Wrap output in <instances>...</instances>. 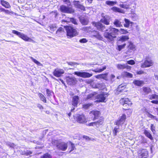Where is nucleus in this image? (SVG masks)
Instances as JSON below:
<instances>
[{
    "label": "nucleus",
    "mask_w": 158,
    "mask_h": 158,
    "mask_svg": "<svg viewBox=\"0 0 158 158\" xmlns=\"http://www.w3.org/2000/svg\"><path fill=\"white\" fill-rule=\"evenodd\" d=\"M154 62L152 58L147 56L145 58L144 62L141 64L140 67L142 68L149 67L152 66Z\"/></svg>",
    "instance_id": "2"
},
{
    "label": "nucleus",
    "mask_w": 158,
    "mask_h": 158,
    "mask_svg": "<svg viewBox=\"0 0 158 158\" xmlns=\"http://www.w3.org/2000/svg\"><path fill=\"white\" fill-rule=\"evenodd\" d=\"M125 88V86L124 85H119L118 87V89H121L120 90V91H121V90L123 89H124Z\"/></svg>",
    "instance_id": "62"
},
{
    "label": "nucleus",
    "mask_w": 158,
    "mask_h": 158,
    "mask_svg": "<svg viewBox=\"0 0 158 158\" xmlns=\"http://www.w3.org/2000/svg\"><path fill=\"white\" fill-rule=\"evenodd\" d=\"M100 22L106 25H108L110 24L109 18L106 15L101 19Z\"/></svg>",
    "instance_id": "20"
},
{
    "label": "nucleus",
    "mask_w": 158,
    "mask_h": 158,
    "mask_svg": "<svg viewBox=\"0 0 158 158\" xmlns=\"http://www.w3.org/2000/svg\"><path fill=\"white\" fill-rule=\"evenodd\" d=\"M12 32L13 33L16 34V35L19 36V37H20V36L22 34V33H21L17 31L14 30H12Z\"/></svg>",
    "instance_id": "46"
},
{
    "label": "nucleus",
    "mask_w": 158,
    "mask_h": 158,
    "mask_svg": "<svg viewBox=\"0 0 158 158\" xmlns=\"http://www.w3.org/2000/svg\"><path fill=\"white\" fill-rule=\"evenodd\" d=\"M1 3L2 5L6 8H8L10 7V6L9 3L3 0H1Z\"/></svg>",
    "instance_id": "24"
},
{
    "label": "nucleus",
    "mask_w": 158,
    "mask_h": 158,
    "mask_svg": "<svg viewBox=\"0 0 158 158\" xmlns=\"http://www.w3.org/2000/svg\"><path fill=\"white\" fill-rule=\"evenodd\" d=\"M145 136L149 138L151 140H152L153 138L150 132L147 130H144L143 132Z\"/></svg>",
    "instance_id": "26"
},
{
    "label": "nucleus",
    "mask_w": 158,
    "mask_h": 158,
    "mask_svg": "<svg viewBox=\"0 0 158 158\" xmlns=\"http://www.w3.org/2000/svg\"><path fill=\"white\" fill-rule=\"evenodd\" d=\"M116 67L118 69H131V66L126 65L124 64H118L116 65Z\"/></svg>",
    "instance_id": "19"
},
{
    "label": "nucleus",
    "mask_w": 158,
    "mask_h": 158,
    "mask_svg": "<svg viewBox=\"0 0 158 158\" xmlns=\"http://www.w3.org/2000/svg\"><path fill=\"white\" fill-rule=\"evenodd\" d=\"M19 153L20 154L22 155H25V152H26V149H23L22 150H19Z\"/></svg>",
    "instance_id": "53"
},
{
    "label": "nucleus",
    "mask_w": 158,
    "mask_h": 158,
    "mask_svg": "<svg viewBox=\"0 0 158 158\" xmlns=\"http://www.w3.org/2000/svg\"><path fill=\"white\" fill-rule=\"evenodd\" d=\"M63 1L68 6H71V3L70 0H63Z\"/></svg>",
    "instance_id": "51"
},
{
    "label": "nucleus",
    "mask_w": 158,
    "mask_h": 158,
    "mask_svg": "<svg viewBox=\"0 0 158 158\" xmlns=\"http://www.w3.org/2000/svg\"><path fill=\"white\" fill-rule=\"evenodd\" d=\"M69 21L72 22L74 24L77 25V20L74 19V18H70L69 19Z\"/></svg>",
    "instance_id": "43"
},
{
    "label": "nucleus",
    "mask_w": 158,
    "mask_h": 158,
    "mask_svg": "<svg viewBox=\"0 0 158 158\" xmlns=\"http://www.w3.org/2000/svg\"><path fill=\"white\" fill-rule=\"evenodd\" d=\"M143 90L146 94H147L151 92L150 89L149 87H144L143 88Z\"/></svg>",
    "instance_id": "39"
},
{
    "label": "nucleus",
    "mask_w": 158,
    "mask_h": 158,
    "mask_svg": "<svg viewBox=\"0 0 158 158\" xmlns=\"http://www.w3.org/2000/svg\"><path fill=\"white\" fill-rule=\"evenodd\" d=\"M106 68V66H104L102 69H97L93 70V71L96 73H101L105 70Z\"/></svg>",
    "instance_id": "35"
},
{
    "label": "nucleus",
    "mask_w": 158,
    "mask_h": 158,
    "mask_svg": "<svg viewBox=\"0 0 158 158\" xmlns=\"http://www.w3.org/2000/svg\"><path fill=\"white\" fill-rule=\"evenodd\" d=\"M119 31L118 29L110 27L108 29L106 30L104 36L109 42L112 41L116 37V35L118 34Z\"/></svg>",
    "instance_id": "1"
},
{
    "label": "nucleus",
    "mask_w": 158,
    "mask_h": 158,
    "mask_svg": "<svg viewBox=\"0 0 158 158\" xmlns=\"http://www.w3.org/2000/svg\"><path fill=\"white\" fill-rule=\"evenodd\" d=\"M74 74L77 75L78 77H82L84 78H89L92 76L93 74L90 73L88 72H75Z\"/></svg>",
    "instance_id": "6"
},
{
    "label": "nucleus",
    "mask_w": 158,
    "mask_h": 158,
    "mask_svg": "<svg viewBox=\"0 0 158 158\" xmlns=\"http://www.w3.org/2000/svg\"><path fill=\"white\" fill-rule=\"evenodd\" d=\"M49 28L51 32H53L56 30V25L55 24L51 25L49 26Z\"/></svg>",
    "instance_id": "32"
},
{
    "label": "nucleus",
    "mask_w": 158,
    "mask_h": 158,
    "mask_svg": "<svg viewBox=\"0 0 158 158\" xmlns=\"http://www.w3.org/2000/svg\"><path fill=\"white\" fill-rule=\"evenodd\" d=\"M92 104L91 103H88L87 104H84L83 106V108L85 109H88L89 107L92 106Z\"/></svg>",
    "instance_id": "42"
},
{
    "label": "nucleus",
    "mask_w": 158,
    "mask_h": 158,
    "mask_svg": "<svg viewBox=\"0 0 158 158\" xmlns=\"http://www.w3.org/2000/svg\"><path fill=\"white\" fill-rule=\"evenodd\" d=\"M138 153L139 158H147L148 156V152L146 149L140 148Z\"/></svg>",
    "instance_id": "5"
},
{
    "label": "nucleus",
    "mask_w": 158,
    "mask_h": 158,
    "mask_svg": "<svg viewBox=\"0 0 158 158\" xmlns=\"http://www.w3.org/2000/svg\"><path fill=\"white\" fill-rule=\"evenodd\" d=\"M149 98L150 99H158V96L156 94H152L151 96H150Z\"/></svg>",
    "instance_id": "49"
},
{
    "label": "nucleus",
    "mask_w": 158,
    "mask_h": 158,
    "mask_svg": "<svg viewBox=\"0 0 158 158\" xmlns=\"http://www.w3.org/2000/svg\"><path fill=\"white\" fill-rule=\"evenodd\" d=\"M87 42V40L85 38H83L79 40V42L81 43H85Z\"/></svg>",
    "instance_id": "55"
},
{
    "label": "nucleus",
    "mask_w": 158,
    "mask_h": 158,
    "mask_svg": "<svg viewBox=\"0 0 158 158\" xmlns=\"http://www.w3.org/2000/svg\"><path fill=\"white\" fill-rule=\"evenodd\" d=\"M121 19H115L113 22V24L116 27H122L123 22H121Z\"/></svg>",
    "instance_id": "18"
},
{
    "label": "nucleus",
    "mask_w": 158,
    "mask_h": 158,
    "mask_svg": "<svg viewBox=\"0 0 158 158\" xmlns=\"http://www.w3.org/2000/svg\"><path fill=\"white\" fill-rule=\"evenodd\" d=\"M6 145L7 146L12 148H14L15 146V145L14 143L9 142H7L6 143Z\"/></svg>",
    "instance_id": "45"
},
{
    "label": "nucleus",
    "mask_w": 158,
    "mask_h": 158,
    "mask_svg": "<svg viewBox=\"0 0 158 158\" xmlns=\"http://www.w3.org/2000/svg\"><path fill=\"white\" fill-rule=\"evenodd\" d=\"M46 92L47 96H50L52 95L51 92L49 89H47L46 90Z\"/></svg>",
    "instance_id": "60"
},
{
    "label": "nucleus",
    "mask_w": 158,
    "mask_h": 158,
    "mask_svg": "<svg viewBox=\"0 0 158 158\" xmlns=\"http://www.w3.org/2000/svg\"><path fill=\"white\" fill-rule=\"evenodd\" d=\"M107 95L103 93L97 96V98L98 99L96 102H104Z\"/></svg>",
    "instance_id": "10"
},
{
    "label": "nucleus",
    "mask_w": 158,
    "mask_h": 158,
    "mask_svg": "<svg viewBox=\"0 0 158 158\" xmlns=\"http://www.w3.org/2000/svg\"><path fill=\"white\" fill-rule=\"evenodd\" d=\"M94 95L93 94H90L88 95L86 99H89L90 98H94Z\"/></svg>",
    "instance_id": "56"
},
{
    "label": "nucleus",
    "mask_w": 158,
    "mask_h": 158,
    "mask_svg": "<svg viewBox=\"0 0 158 158\" xmlns=\"http://www.w3.org/2000/svg\"><path fill=\"white\" fill-rule=\"evenodd\" d=\"M111 9L113 11L115 12H118L123 13L124 12L123 10H122L119 8L116 7H112Z\"/></svg>",
    "instance_id": "31"
},
{
    "label": "nucleus",
    "mask_w": 158,
    "mask_h": 158,
    "mask_svg": "<svg viewBox=\"0 0 158 158\" xmlns=\"http://www.w3.org/2000/svg\"><path fill=\"white\" fill-rule=\"evenodd\" d=\"M67 82L69 85H75L77 82L76 78L75 77H68L67 80Z\"/></svg>",
    "instance_id": "16"
},
{
    "label": "nucleus",
    "mask_w": 158,
    "mask_h": 158,
    "mask_svg": "<svg viewBox=\"0 0 158 158\" xmlns=\"http://www.w3.org/2000/svg\"><path fill=\"white\" fill-rule=\"evenodd\" d=\"M38 96L40 100L44 103L46 102V99L45 97L42 94L39 93L38 94Z\"/></svg>",
    "instance_id": "34"
},
{
    "label": "nucleus",
    "mask_w": 158,
    "mask_h": 158,
    "mask_svg": "<svg viewBox=\"0 0 158 158\" xmlns=\"http://www.w3.org/2000/svg\"><path fill=\"white\" fill-rule=\"evenodd\" d=\"M126 45V44H124L123 45H119L118 46L117 48V49L119 51H120L122 49H123Z\"/></svg>",
    "instance_id": "41"
},
{
    "label": "nucleus",
    "mask_w": 158,
    "mask_h": 158,
    "mask_svg": "<svg viewBox=\"0 0 158 158\" xmlns=\"http://www.w3.org/2000/svg\"><path fill=\"white\" fill-rule=\"evenodd\" d=\"M139 139L140 140V143L145 144L148 143L147 140L146 138L140 135L139 136Z\"/></svg>",
    "instance_id": "27"
},
{
    "label": "nucleus",
    "mask_w": 158,
    "mask_h": 158,
    "mask_svg": "<svg viewBox=\"0 0 158 158\" xmlns=\"http://www.w3.org/2000/svg\"><path fill=\"white\" fill-rule=\"evenodd\" d=\"M79 19L81 23L83 25H87L89 23V19L86 17L81 16L79 18Z\"/></svg>",
    "instance_id": "17"
},
{
    "label": "nucleus",
    "mask_w": 158,
    "mask_h": 158,
    "mask_svg": "<svg viewBox=\"0 0 158 158\" xmlns=\"http://www.w3.org/2000/svg\"><path fill=\"white\" fill-rule=\"evenodd\" d=\"M4 12L6 14H10V13H13V12L12 11H10L8 10H5V9H4Z\"/></svg>",
    "instance_id": "61"
},
{
    "label": "nucleus",
    "mask_w": 158,
    "mask_h": 158,
    "mask_svg": "<svg viewBox=\"0 0 158 158\" xmlns=\"http://www.w3.org/2000/svg\"><path fill=\"white\" fill-rule=\"evenodd\" d=\"M66 6L64 5L60 6V11L67 14H73L74 12V10L72 7Z\"/></svg>",
    "instance_id": "3"
},
{
    "label": "nucleus",
    "mask_w": 158,
    "mask_h": 158,
    "mask_svg": "<svg viewBox=\"0 0 158 158\" xmlns=\"http://www.w3.org/2000/svg\"><path fill=\"white\" fill-rule=\"evenodd\" d=\"M41 158H52V157L49 154L46 153L41 156Z\"/></svg>",
    "instance_id": "44"
},
{
    "label": "nucleus",
    "mask_w": 158,
    "mask_h": 158,
    "mask_svg": "<svg viewBox=\"0 0 158 158\" xmlns=\"http://www.w3.org/2000/svg\"><path fill=\"white\" fill-rule=\"evenodd\" d=\"M26 152H25V155L26 156H28L29 155H30L31 154H32V152L29 151L28 150L26 149Z\"/></svg>",
    "instance_id": "58"
},
{
    "label": "nucleus",
    "mask_w": 158,
    "mask_h": 158,
    "mask_svg": "<svg viewBox=\"0 0 158 158\" xmlns=\"http://www.w3.org/2000/svg\"><path fill=\"white\" fill-rule=\"evenodd\" d=\"M90 113L93 114L94 116L93 120L97 118L99 116L100 114V113L99 111L94 110L91 111Z\"/></svg>",
    "instance_id": "25"
},
{
    "label": "nucleus",
    "mask_w": 158,
    "mask_h": 158,
    "mask_svg": "<svg viewBox=\"0 0 158 158\" xmlns=\"http://www.w3.org/2000/svg\"><path fill=\"white\" fill-rule=\"evenodd\" d=\"M60 141L59 140H53L52 142V144L55 145L57 148V146H58L60 142Z\"/></svg>",
    "instance_id": "37"
},
{
    "label": "nucleus",
    "mask_w": 158,
    "mask_h": 158,
    "mask_svg": "<svg viewBox=\"0 0 158 158\" xmlns=\"http://www.w3.org/2000/svg\"><path fill=\"white\" fill-rule=\"evenodd\" d=\"M133 83L136 85L141 86L143 84V81H141L135 80L133 81Z\"/></svg>",
    "instance_id": "30"
},
{
    "label": "nucleus",
    "mask_w": 158,
    "mask_h": 158,
    "mask_svg": "<svg viewBox=\"0 0 158 158\" xmlns=\"http://www.w3.org/2000/svg\"><path fill=\"white\" fill-rule=\"evenodd\" d=\"M107 73H104L103 74H101V78L103 79H105V80H107Z\"/></svg>",
    "instance_id": "52"
},
{
    "label": "nucleus",
    "mask_w": 158,
    "mask_h": 158,
    "mask_svg": "<svg viewBox=\"0 0 158 158\" xmlns=\"http://www.w3.org/2000/svg\"><path fill=\"white\" fill-rule=\"evenodd\" d=\"M119 127L118 126H116L113 131V134L114 136H116L117 135V133L118 132V129Z\"/></svg>",
    "instance_id": "36"
},
{
    "label": "nucleus",
    "mask_w": 158,
    "mask_h": 158,
    "mask_svg": "<svg viewBox=\"0 0 158 158\" xmlns=\"http://www.w3.org/2000/svg\"><path fill=\"white\" fill-rule=\"evenodd\" d=\"M103 123V118L101 117L96 122L90 123L88 125L89 126H95L97 127H99L100 125H102Z\"/></svg>",
    "instance_id": "9"
},
{
    "label": "nucleus",
    "mask_w": 158,
    "mask_h": 158,
    "mask_svg": "<svg viewBox=\"0 0 158 158\" xmlns=\"http://www.w3.org/2000/svg\"><path fill=\"white\" fill-rule=\"evenodd\" d=\"M64 70L61 69L56 68L55 69L53 72V75L55 77H60L64 73Z\"/></svg>",
    "instance_id": "8"
},
{
    "label": "nucleus",
    "mask_w": 158,
    "mask_h": 158,
    "mask_svg": "<svg viewBox=\"0 0 158 158\" xmlns=\"http://www.w3.org/2000/svg\"><path fill=\"white\" fill-rule=\"evenodd\" d=\"M119 31L122 34H126L128 33L127 30L123 29H120Z\"/></svg>",
    "instance_id": "50"
},
{
    "label": "nucleus",
    "mask_w": 158,
    "mask_h": 158,
    "mask_svg": "<svg viewBox=\"0 0 158 158\" xmlns=\"http://www.w3.org/2000/svg\"><path fill=\"white\" fill-rule=\"evenodd\" d=\"M20 37L25 41L31 42L33 41L32 39L28 37L27 35L22 33Z\"/></svg>",
    "instance_id": "23"
},
{
    "label": "nucleus",
    "mask_w": 158,
    "mask_h": 158,
    "mask_svg": "<svg viewBox=\"0 0 158 158\" xmlns=\"http://www.w3.org/2000/svg\"><path fill=\"white\" fill-rule=\"evenodd\" d=\"M66 29L67 36L71 38L76 36L77 35V32L76 30L71 27H67Z\"/></svg>",
    "instance_id": "4"
},
{
    "label": "nucleus",
    "mask_w": 158,
    "mask_h": 158,
    "mask_svg": "<svg viewBox=\"0 0 158 158\" xmlns=\"http://www.w3.org/2000/svg\"><path fill=\"white\" fill-rule=\"evenodd\" d=\"M93 25L96 27L97 29L99 31H103L105 28L104 25L102 24L100 22L97 23H93Z\"/></svg>",
    "instance_id": "15"
},
{
    "label": "nucleus",
    "mask_w": 158,
    "mask_h": 158,
    "mask_svg": "<svg viewBox=\"0 0 158 158\" xmlns=\"http://www.w3.org/2000/svg\"><path fill=\"white\" fill-rule=\"evenodd\" d=\"M129 39L128 36L127 35H123L120 37L119 39V41L121 42H124L128 40Z\"/></svg>",
    "instance_id": "33"
},
{
    "label": "nucleus",
    "mask_w": 158,
    "mask_h": 158,
    "mask_svg": "<svg viewBox=\"0 0 158 158\" xmlns=\"http://www.w3.org/2000/svg\"><path fill=\"white\" fill-rule=\"evenodd\" d=\"M77 122L80 123H84L87 122V119L83 114H78L77 117Z\"/></svg>",
    "instance_id": "7"
},
{
    "label": "nucleus",
    "mask_w": 158,
    "mask_h": 158,
    "mask_svg": "<svg viewBox=\"0 0 158 158\" xmlns=\"http://www.w3.org/2000/svg\"><path fill=\"white\" fill-rule=\"evenodd\" d=\"M106 3L108 5L112 6L116 4L117 2L107 1L106 2Z\"/></svg>",
    "instance_id": "38"
},
{
    "label": "nucleus",
    "mask_w": 158,
    "mask_h": 158,
    "mask_svg": "<svg viewBox=\"0 0 158 158\" xmlns=\"http://www.w3.org/2000/svg\"><path fill=\"white\" fill-rule=\"evenodd\" d=\"M71 150L69 151L70 153L75 149L74 144L72 143H71Z\"/></svg>",
    "instance_id": "57"
},
{
    "label": "nucleus",
    "mask_w": 158,
    "mask_h": 158,
    "mask_svg": "<svg viewBox=\"0 0 158 158\" xmlns=\"http://www.w3.org/2000/svg\"><path fill=\"white\" fill-rule=\"evenodd\" d=\"M129 44L128 46V50L127 51L126 53L128 54L130 52V50H131L132 51H134L135 49V45L131 42H130L129 43Z\"/></svg>",
    "instance_id": "22"
},
{
    "label": "nucleus",
    "mask_w": 158,
    "mask_h": 158,
    "mask_svg": "<svg viewBox=\"0 0 158 158\" xmlns=\"http://www.w3.org/2000/svg\"><path fill=\"white\" fill-rule=\"evenodd\" d=\"M120 7L124 9H127L129 8V6L127 4H119Z\"/></svg>",
    "instance_id": "48"
},
{
    "label": "nucleus",
    "mask_w": 158,
    "mask_h": 158,
    "mask_svg": "<svg viewBox=\"0 0 158 158\" xmlns=\"http://www.w3.org/2000/svg\"><path fill=\"white\" fill-rule=\"evenodd\" d=\"M67 64L70 65H73L75 64H79L76 62H67Z\"/></svg>",
    "instance_id": "59"
},
{
    "label": "nucleus",
    "mask_w": 158,
    "mask_h": 158,
    "mask_svg": "<svg viewBox=\"0 0 158 158\" xmlns=\"http://www.w3.org/2000/svg\"><path fill=\"white\" fill-rule=\"evenodd\" d=\"M126 115L125 114H123L121 116L119 119L117 120L115 123V124L117 126H118L119 127L120 126L122 125L126 119Z\"/></svg>",
    "instance_id": "11"
},
{
    "label": "nucleus",
    "mask_w": 158,
    "mask_h": 158,
    "mask_svg": "<svg viewBox=\"0 0 158 158\" xmlns=\"http://www.w3.org/2000/svg\"><path fill=\"white\" fill-rule=\"evenodd\" d=\"M124 74L126 76L129 78H132L133 77L132 74L127 72H124Z\"/></svg>",
    "instance_id": "47"
},
{
    "label": "nucleus",
    "mask_w": 158,
    "mask_h": 158,
    "mask_svg": "<svg viewBox=\"0 0 158 158\" xmlns=\"http://www.w3.org/2000/svg\"><path fill=\"white\" fill-rule=\"evenodd\" d=\"M64 29L61 27H60L56 31V33L60 36L61 35L64 34Z\"/></svg>",
    "instance_id": "29"
},
{
    "label": "nucleus",
    "mask_w": 158,
    "mask_h": 158,
    "mask_svg": "<svg viewBox=\"0 0 158 158\" xmlns=\"http://www.w3.org/2000/svg\"><path fill=\"white\" fill-rule=\"evenodd\" d=\"M79 100V98L78 96H74L73 98L72 105L74 106H77Z\"/></svg>",
    "instance_id": "21"
},
{
    "label": "nucleus",
    "mask_w": 158,
    "mask_h": 158,
    "mask_svg": "<svg viewBox=\"0 0 158 158\" xmlns=\"http://www.w3.org/2000/svg\"><path fill=\"white\" fill-rule=\"evenodd\" d=\"M30 58L38 66H42V64L40 63L39 62L36 60L34 59V58L32 57H30Z\"/></svg>",
    "instance_id": "40"
},
{
    "label": "nucleus",
    "mask_w": 158,
    "mask_h": 158,
    "mask_svg": "<svg viewBox=\"0 0 158 158\" xmlns=\"http://www.w3.org/2000/svg\"><path fill=\"white\" fill-rule=\"evenodd\" d=\"M137 73L138 74H142L144 73V72L143 71H137Z\"/></svg>",
    "instance_id": "64"
},
{
    "label": "nucleus",
    "mask_w": 158,
    "mask_h": 158,
    "mask_svg": "<svg viewBox=\"0 0 158 158\" xmlns=\"http://www.w3.org/2000/svg\"><path fill=\"white\" fill-rule=\"evenodd\" d=\"M120 103L123 106L126 104L130 106L132 105V103L128 98H122L120 100Z\"/></svg>",
    "instance_id": "13"
},
{
    "label": "nucleus",
    "mask_w": 158,
    "mask_h": 158,
    "mask_svg": "<svg viewBox=\"0 0 158 158\" xmlns=\"http://www.w3.org/2000/svg\"><path fill=\"white\" fill-rule=\"evenodd\" d=\"M68 148L67 143L60 142L59 145L57 146V148L63 151H65Z\"/></svg>",
    "instance_id": "14"
},
{
    "label": "nucleus",
    "mask_w": 158,
    "mask_h": 158,
    "mask_svg": "<svg viewBox=\"0 0 158 158\" xmlns=\"http://www.w3.org/2000/svg\"><path fill=\"white\" fill-rule=\"evenodd\" d=\"M73 3L76 8L79 9L83 11L85 10V7L83 5L81 4L80 2L79 1H74Z\"/></svg>",
    "instance_id": "12"
},
{
    "label": "nucleus",
    "mask_w": 158,
    "mask_h": 158,
    "mask_svg": "<svg viewBox=\"0 0 158 158\" xmlns=\"http://www.w3.org/2000/svg\"><path fill=\"white\" fill-rule=\"evenodd\" d=\"M37 107L40 109H44L43 107L41 105L39 104H37Z\"/></svg>",
    "instance_id": "63"
},
{
    "label": "nucleus",
    "mask_w": 158,
    "mask_h": 158,
    "mask_svg": "<svg viewBox=\"0 0 158 158\" xmlns=\"http://www.w3.org/2000/svg\"><path fill=\"white\" fill-rule=\"evenodd\" d=\"M124 21L125 23L124 24V26L126 27H129L130 24L132 25L133 23V22H131L129 20L126 19H125Z\"/></svg>",
    "instance_id": "28"
},
{
    "label": "nucleus",
    "mask_w": 158,
    "mask_h": 158,
    "mask_svg": "<svg viewBox=\"0 0 158 158\" xmlns=\"http://www.w3.org/2000/svg\"><path fill=\"white\" fill-rule=\"evenodd\" d=\"M127 63L129 64L133 65L135 64V62L133 60H131L127 61Z\"/></svg>",
    "instance_id": "54"
}]
</instances>
